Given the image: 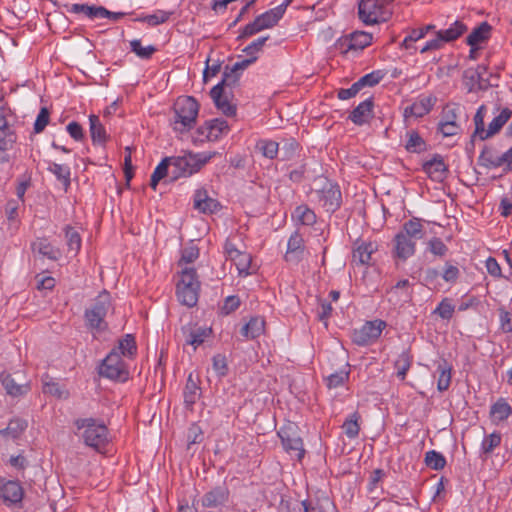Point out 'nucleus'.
<instances>
[{
  "instance_id": "obj_19",
  "label": "nucleus",
  "mask_w": 512,
  "mask_h": 512,
  "mask_svg": "<svg viewBox=\"0 0 512 512\" xmlns=\"http://www.w3.org/2000/svg\"><path fill=\"white\" fill-rule=\"evenodd\" d=\"M199 382L200 381L198 377H194L192 373L189 374L183 392L184 404L185 407L189 410L193 409V405L201 396V388L199 386Z\"/></svg>"
},
{
  "instance_id": "obj_46",
  "label": "nucleus",
  "mask_w": 512,
  "mask_h": 512,
  "mask_svg": "<svg viewBox=\"0 0 512 512\" xmlns=\"http://www.w3.org/2000/svg\"><path fill=\"white\" fill-rule=\"evenodd\" d=\"M34 249L37 250L41 255L51 259L56 260L60 255L59 250L55 249L47 239H39L33 245Z\"/></svg>"
},
{
  "instance_id": "obj_2",
  "label": "nucleus",
  "mask_w": 512,
  "mask_h": 512,
  "mask_svg": "<svg viewBox=\"0 0 512 512\" xmlns=\"http://www.w3.org/2000/svg\"><path fill=\"white\" fill-rule=\"evenodd\" d=\"M112 308L111 295L103 290L93 300L92 305L84 312L85 325L93 333H101L108 329L105 317Z\"/></svg>"
},
{
  "instance_id": "obj_51",
  "label": "nucleus",
  "mask_w": 512,
  "mask_h": 512,
  "mask_svg": "<svg viewBox=\"0 0 512 512\" xmlns=\"http://www.w3.org/2000/svg\"><path fill=\"white\" fill-rule=\"evenodd\" d=\"M172 15V12H167L164 10H157L154 14L147 15L142 18H138V21L146 22L151 26H157L166 22L169 17Z\"/></svg>"
},
{
  "instance_id": "obj_26",
  "label": "nucleus",
  "mask_w": 512,
  "mask_h": 512,
  "mask_svg": "<svg viewBox=\"0 0 512 512\" xmlns=\"http://www.w3.org/2000/svg\"><path fill=\"white\" fill-rule=\"evenodd\" d=\"M200 286H186L183 284H177L176 293L178 300L188 307H193L198 301V291Z\"/></svg>"
},
{
  "instance_id": "obj_15",
  "label": "nucleus",
  "mask_w": 512,
  "mask_h": 512,
  "mask_svg": "<svg viewBox=\"0 0 512 512\" xmlns=\"http://www.w3.org/2000/svg\"><path fill=\"white\" fill-rule=\"evenodd\" d=\"M210 96L218 110L228 117L236 115V105L231 104L228 100L226 92L222 90L221 85H215L211 91Z\"/></svg>"
},
{
  "instance_id": "obj_43",
  "label": "nucleus",
  "mask_w": 512,
  "mask_h": 512,
  "mask_svg": "<svg viewBox=\"0 0 512 512\" xmlns=\"http://www.w3.org/2000/svg\"><path fill=\"white\" fill-rule=\"evenodd\" d=\"M48 170L52 172L56 178L62 182L65 190L70 186V168L66 165L50 163Z\"/></svg>"
},
{
  "instance_id": "obj_3",
  "label": "nucleus",
  "mask_w": 512,
  "mask_h": 512,
  "mask_svg": "<svg viewBox=\"0 0 512 512\" xmlns=\"http://www.w3.org/2000/svg\"><path fill=\"white\" fill-rule=\"evenodd\" d=\"M215 154V152H189L183 156L170 157L172 159L171 166H173L170 181H175L180 177H188L198 172Z\"/></svg>"
},
{
  "instance_id": "obj_35",
  "label": "nucleus",
  "mask_w": 512,
  "mask_h": 512,
  "mask_svg": "<svg viewBox=\"0 0 512 512\" xmlns=\"http://www.w3.org/2000/svg\"><path fill=\"white\" fill-rule=\"evenodd\" d=\"M350 35V41L348 48H353V50H363L367 46H369L372 42V34L365 31H355Z\"/></svg>"
},
{
  "instance_id": "obj_58",
  "label": "nucleus",
  "mask_w": 512,
  "mask_h": 512,
  "mask_svg": "<svg viewBox=\"0 0 512 512\" xmlns=\"http://www.w3.org/2000/svg\"><path fill=\"white\" fill-rule=\"evenodd\" d=\"M349 378V371L341 370L327 377V386L329 388H337L344 384Z\"/></svg>"
},
{
  "instance_id": "obj_39",
  "label": "nucleus",
  "mask_w": 512,
  "mask_h": 512,
  "mask_svg": "<svg viewBox=\"0 0 512 512\" xmlns=\"http://www.w3.org/2000/svg\"><path fill=\"white\" fill-rule=\"evenodd\" d=\"M103 6H95V5H88V4H73L69 10L71 13L75 14H84L90 19L94 18H101V13H104L102 11Z\"/></svg>"
},
{
  "instance_id": "obj_44",
  "label": "nucleus",
  "mask_w": 512,
  "mask_h": 512,
  "mask_svg": "<svg viewBox=\"0 0 512 512\" xmlns=\"http://www.w3.org/2000/svg\"><path fill=\"white\" fill-rule=\"evenodd\" d=\"M359 419L360 415L357 412H354L343 423L342 428L348 438L353 439L358 436L360 431V426L358 424Z\"/></svg>"
},
{
  "instance_id": "obj_57",
  "label": "nucleus",
  "mask_w": 512,
  "mask_h": 512,
  "mask_svg": "<svg viewBox=\"0 0 512 512\" xmlns=\"http://www.w3.org/2000/svg\"><path fill=\"white\" fill-rule=\"evenodd\" d=\"M49 119L50 111L48 110V108L42 107L34 123V132L37 134L41 133L48 125Z\"/></svg>"
},
{
  "instance_id": "obj_50",
  "label": "nucleus",
  "mask_w": 512,
  "mask_h": 512,
  "mask_svg": "<svg viewBox=\"0 0 512 512\" xmlns=\"http://www.w3.org/2000/svg\"><path fill=\"white\" fill-rule=\"evenodd\" d=\"M501 434L499 432H493L484 437L482 441V452L485 455H489L493 450L501 444Z\"/></svg>"
},
{
  "instance_id": "obj_56",
  "label": "nucleus",
  "mask_w": 512,
  "mask_h": 512,
  "mask_svg": "<svg viewBox=\"0 0 512 512\" xmlns=\"http://www.w3.org/2000/svg\"><path fill=\"white\" fill-rule=\"evenodd\" d=\"M333 308L331 303L327 300L319 299V308L317 310L318 320L325 324V327L328 326V319L331 317Z\"/></svg>"
},
{
  "instance_id": "obj_29",
  "label": "nucleus",
  "mask_w": 512,
  "mask_h": 512,
  "mask_svg": "<svg viewBox=\"0 0 512 512\" xmlns=\"http://www.w3.org/2000/svg\"><path fill=\"white\" fill-rule=\"evenodd\" d=\"M467 29V26L463 22L457 20L449 28L442 29L437 32L445 44L457 40L467 31Z\"/></svg>"
},
{
  "instance_id": "obj_14",
  "label": "nucleus",
  "mask_w": 512,
  "mask_h": 512,
  "mask_svg": "<svg viewBox=\"0 0 512 512\" xmlns=\"http://www.w3.org/2000/svg\"><path fill=\"white\" fill-rule=\"evenodd\" d=\"M229 489L227 486H217L208 491L202 497V505L206 508H216L225 505L229 499Z\"/></svg>"
},
{
  "instance_id": "obj_24",
  "label": "nucleus",
  "mask_w": 512,
  "mask_h": 512,
  "mask_svg": "<svg viewBox=\"0 0 512 512\" xmlns=\"http://www.w3.org/2000/svg\"><path fill=\"white\" fill-rule=\"evenodd\" d=\"M0 381L7 394L13 397L25 395L29 391L27 384H19L11 374L1 373Z\"/></svg>"
},
{
  "instance_id": "obj_48",
  "label": "nucleus",
  "mask_w": 512,
  "mask_h": 512,
  "mask_svg": "<svg viewBox=\"0 0 512 512\" xmlns=\"http://www.w3.org/2000/svg\"><path fill=\"white\" fill-rule=\"evenodd\" d=\"M294 215L303 225H313L316 222V214L306 205L296 207Z\"/></svg>"
},
{
  "instance_id": "obj_41",
  "label": "nucleus",
  "mask_w": 512,
  "mask_h": 512,
  "mask_svg": "<svg viewBox=\"0 0 512 512\" xmlns=\"http://www.w3.org/2000/svg\"><path fill=\"white\" fill-rule=\"evenodd\" d=\"M424 462L427 467L436 471L442 470L446 466V459L443 454L435 450L426 452Z\"/></svg>"
},
{
  "instance_id": "obj_55",
  "label": "nucleus",
  "mask_w": 512,
  "mask_h": 512,
  "mask_svg": "<svg viewBox=\"0 0 512 512\" xmlns=\"http://www.w3.org/2000/svg\"><path fill=\"white\" fill-rule=\"evenodd\" d=\"M383 78V74L380 70L372 71L364 76H362L357 82L359 83L361 88L366 86L373 87L377 85Z\"/></svg>"
},
{
  "instance_id": "obj_13",
  "label": "nucleus",
  "mask_w": 512,
  "mask_h": 512,
  "mask_svg": "<svg viewBox=\"0 0 512 512\" xmlns=\"http://www.w3.org/2000/svg\"><path fill=\"white\" fill-rule=\"evenodd\" d=\"M373 98L370 97L359 103L350 113L348 119L355 125L361 126L366 124L373 118Z\"/></svg>"
},
{
  "instance_id": "obj_20",
  "label": "nucleus",
  "mask_w": 512,
  "mask_h": 512,
  "mask_svg": "<svg viewBox=\"0 0 512 512\" xmlns=\"http://www.w3.org/2000/svg\"><path fill=\"white\" fill-rule=\"evenodd\" d=\"M193 202L194 208L202 213H213L220 206L217 200L208 196L205 189H198L195 191Z\"/></svg>"
},
{
  "instance_id": "obj_6",
  "label": "nucleus",
  "mask_w": 512,
  "mask_h": 512,
  "mask_svg": "<svg viewBox=\"0 0 512 512\" xmlns=\"http://www.w3.org/2000/svg\"><path fill=\"white\" fill-rule=\"evenodd\" d=\"M278 436L281 439L285 451L298 461H301L306 451L298 426L295 423L289 422L281 427L278 431Z\"/></svg>"
},
{
  "instance_id": "obj_40",
  "label": "nucleus",
  "mask_w": 512,
  "mask_h": 512,
  "mask_svg": "<svg viewBox=\"0 0 512 512\" xmlns=\"http://www.w3.org/2000/svg\"><path fill=\"white\" fill-rule=\"evenodd\" d=\"M401 232L407 234V237L411 239H421L424 236L423 226L417 218L405 222Z\"/></svg>"
},
{
  "instance_id": "obj_18",
  "label": "nucleus",
  "mask_w": 512,
  "mask_h": 512,
  "mask_svg": "<svg viewBox=\"0 0 512 512\" xmlns=\"http://www.w3.org/2000/svg\"><path fill=\"white\" fill-rule=\"evenodd\" d=\"M304 253V241L302 236L298 232H294L287 243V251L285 254V260L291 263H298Z\"/></svg>"
},
{
  "instance_id": "obj_33",
  "label": "nucleus",
  "mask_w": 512,
  "mask_h": 512,
  "mask_svg": "<svg viewBox=\"0 0 512 512\" xmlns=\"http://www.w3.org/2000/svg\"><path fill=\"white\" fill-rule=\"evenodd\" d=\"M90 135L94 144H104L107 135L104 126L97 115L89 116Z\"/></svg>"
},
{
  "instance_id": "obj_32",
  "label": "nucleus",
  "mask_w": 512,
  "mask_h": 512,
  "mask_svg": "<svg viewBox=\"0 0 512 512\" xmlns=\"http://www.w3.org/2000/svg\"><path fill=\"white\" fill-rule=\"evenodd\" d=\"M511 414L512 407L504 398H499L490 408V416L494 421H504Z\"/></svg>"
},
{
  "instance_id": "obj_25",
  "label": "nucleus",
  "mask_w": 512,
  "mask_h": 512,
  "mask_svg": "<svg viewBox=\"0 0 512 512\" xmlns=\"http://www.w3.org/2000/svg\"><path fill=\"white\" fill-rule=\"evenodd\" d=\"M491 31L492 26L488 22H482L467 36L466 43L469 46H477L484 43L490 38Z\"/></svg>"
},
{
  "instance_id": "obj_42",
  "label": "nucleus",
  "mask_w": 512,
  "mask_h": 512,
  "mask_svg": "<svg viewBox=\"0 0 512 512\" xmlns=\"http://www.w3.org/2000/svg\"><path fill=\"white\" fill-rule=\"evenodd\" d=\"M411 364L412 356L410 353L408 351L402 352L394 364L395 368L397 369V377L400 378V380H405L406 374L410 369Z\"/></svg>"
},
{
  "instance_id": "obj_37",
  "label": "nucleus",
  "mask_w": 512,
  "mask_h": 512,
  "mask_svg": "<svg viewBox=\"0 0 512 512\" xmlns=\"http://www.w3.org/2000/svg\"><path fill=\"white\" fill-rule=\"evenodd\" d=\"M437 371L440 373L437 388L439 391H446L451 383V366L447 363L446 360H442L438 364Z\"/></svg>"
},
{
  "instance_id": "obj_21",
  "label": "nucleus",
  "mask_w": 512,
  "mask_h": 512,
  "mask_svg": "<svg viewBox=\"0 0 512 512\" xmlns=\"http://www.w3.org/2000/svg\"><path fill=\"white\" fill-rule=\"evenodd\" d=\"M211 328H203L198 326H184L182 327V333L185 336L187 344L194 346V348L201 345L205 338L211 334Z\"/></svg>"
},
{
  "instance_id": "obj_52",
  "label": "nucleus",
  "mask_w": 512,
  "mask_h": 512,
  "mask_svg": "<svg viewBox=\"0 0 512 512\" xmlns=\"http://www.w3.org/2000/svg\"><path fill=\"white\" fill-rule=\"evenodd\" d=\"M427 249L435 256L444 257L448 252L446 244L438 237L431 238L428 243Z\"/></svg>"
},
{
  "instance_id": "obj_61",
  "label": "nucleus",
  "mask_w": 512,
  "mask_h": 512,
  "mask_svg": "<svg viewBox=\"0 0 512 512\" xmlns=\"http://www.w3.org/2000/svg\"><path fill=\"white\" fill-rule=\"evenodd\" d=\"M437 132L444 137L454 136L460 132V126L456 122H439Z\"/></svg>"
},
{
  "instance_id": "obj_17",
  "label": "nucleus",
  "mask_w": 512,
  "mask_h": 512,
  "mask_svg": "<svg viewBox=\"0 0 512 512\" xmlns=\"http://www.w3.org/2000/svg\"><path fill=\"white\" fill-rule=\"evenodd\" d=\"M377 251V244L373 242H361L353 250L352 264L353 265H370L372 254Z\"/></svg>"
},
{
  "instance_id": "obj_10",
  "label": "nucleus",
  "mask_w": 512,
  "mask_h": 512,
  "mask_svg": "<svg viewBox=\"0 0 512 512\" xmlns=\"http://www.w3.org/2000/svg\"><path fill=\"white\" fill-rule=\"evenodd\" d=\"M385 327L383 320L368 321L360 329L354 330L352 341L358 346H366L378 339Z\"/></svg>"
},
{
  "instance_id": "obj_5",
  "label": "nucleus",
  "mask_w": 512,
  "mask_h": 512,
  "mask_svg": "<svg viewBox=\"0 0 512 512\" xmlns=\"http://www.w3.org/2000/svg\"><path fill=\"white\" fill-rule=\"evenodd\" d=\"M75 426L78 430L84 429L83 439L87 446L99 450L108 441L107 427L94 418L77 419Z\"/></svg>"
},
{
  "instance_id": "obj_45",
  "label": "nucleus",
  "mask_w": 512,
  "mask_h": 512,
  "mask_svg": "<svg viewBox=\"0 0 512 512\" xmlns=\"http://www.w3.org/2000/svg\"><path fill=\"white\" fill-rule=\"evenodd\" d=\"M115 349L120 350V356L132 357L137 350L134 336L132 334H126L123 339L119 340V346Z\"/></svg>"
},
{
  "instance_id": "obj_11",
  "label": "nucleus",
  "mask_w": 512,
  "mask_h": 512,
  "mask_svg": "<svg viewBox=\"0 0 512 512\" xmlns=\"http://www.w3.org/2000/svg\"><path fill=\"white\" fill-rule=\"evenodd\" d=\"M422 170L431 180L436 182H442L449 172L448 166L440 154H435L430 160L425 161Z\"/></svg>"
},
{
  "instance_id": "obj_8",
  "label": "nucleus",
  "mask_w": 512,
  "mask_h": 512,
  "mask_svg": "<svg viewBox=\"0 0 512 512\" xmlns=\"http://www.w3.org/2000/svg\"><path fill=\"white\" fill-rule=\"evenodd\" d=\"M99 374L112 380L125 381L128 378L125 363L116 349H113L102 361Z\"/></svg>"
},
{
  "instance_id": "obj_49",
  "label": "nucleus",
  "mask_w": 512,
  "mask_h": 512,
  "mask_svg": "<svg viewBox=\"0 0 512 512\" xmlns=\"http://www.w3.org/2000/svg\"><path fill=\"white\" fill-rule=\"evenodd\" d=\"M131 51L134 52L141 59H150L152 55L157 51V48L153 45L143 47L141 41L134 39L130 42Z\"/></svg>"
},
{
  "instance_id": "obj_59",
  "label": "nucleus",
  "mask_w": 512,
  "mask_h": 512,
  "mask_svg": "<svg viewBox=\"0 0 512 512\" xmlns=\"http://www.w3.org/2000/svg\"><path fill=\"white\" fill-rule=\"evenodd\" d=\"M213 369L219 377H224L228 373L227 359L225 355L217 354L212 359Z\"/></svg>"
},
{
  "instance_id": "obj_36",
  "label": "nucleus",
  "mask_w": 512,
  "mask_h": 512,
  "mask_svg": "<svg viewBox=\"0 0 512 512\" xmlns=\"http://www.w3.org/2000/svg\"><path fill=\"white\" fill-rule=\"evenodd\" d=\"M208 127V141H216L223 133L229 130L227 121L221 118L208 120Z\"/></svg>"
},
{
  "instance_id": "obj_54",
  "label": "nucleus",
  "mask_w": 512,
  "mask_h": 512,
  "mask_svg": "<svg viewBox=\"0 0 512 512\" xmlns=\"http://www.w3.org/2000/svg\"><path fill=\"white\" fill-rule=\"evenodd\" d=\"M433 313L439 315L442 319L449 320L453 316L454 305L451 303L450 299L444 298Z\"/></svg>"
},
{
  "instance_id": "obj_30",
  "label": "nucleus",
  "mask_w": 512,
  "mask_h": 512,
  "mask_svg": "<svg viewBox=\"0 0 512 512\" xmlns=\"http://www.w3.org/2000/svg\"><path fill=\"white\" fill-rule=\"evenodd\" d=\"M265 321L260 317H252L248 323L241 328V335L247 339H255L264 332Z\"/></svg>"
},
{
  "instance_id": "obj_63",
  "label": "nucleus",
  "mask_w": 512,
  "mask_h": 512,
  "mask_svg": "<svg viewBox=\"0 0 512 512\" xmlns=\"http://www.w3.org/2000/svg\"><path fill=\"white\" fill-rule=\"evenodd\" d=\"M241 301L237 295H231L226 297L224 300L223 306L221 307V312L224 315H229L230 313L236 311L240 307Z\"/></svg>"
},
{
  "instance_id": "obj_38",
  "label": "nucleus",
  "mask_w": 512,
  "mask_h": 512,
  "mask_svg": "<svg viewBox=\"0 0 512 512\" xmlns=\"http://www.w3.org/2000/svg\"><path fill=\"white\" fill-rule=\"evenodd\" d=\"M171 158L165 157L162 161L157 165L154 172L151 175L150 186L153 190H156L158 183L160 180L164 179L168 174V168L171 165Z\"/></svg>"
},
{
  "instance_id": "obj_22",
  "label": "nucleus",
  "mask_w": 512,
  "mask_h": 512,
  "mask_svg": "<svg viewBox=\"0 0 512 512\" xmlns=\"http://www.w3.org/2000/svg\"><path fill=\"white\" fill-rule=\"evenodd\" d=\"M415 253V242L407 234L399 232L395 236V255L406 260Z\"/></svg>"
},
{
  "instance_id": "obj_60",
  "label": "nucleus",
  "mask_w": 512,
  "mask_h": 512,
  "mask_svg": "<svg viewBox=\"0 0 512 512\" xmlns=\"http://www.w3.org/2000/svg\"><path fill=\"white\" fill-rule=\"evenodd\" d=\"M178 284H183L186 286H200V283L197 280L196 270L194 268L183 269Z\"/></svg>"
},
{
  "instance_id": "obj_23",
  "label": "nucleus",
  "mask_w": 512,
  "mask_h": 512,
  "mask_svg": "<svg viewBox=\"0 0 512 512\" xmlns=\"http://www.w3.org/2000/svg\"><path fill=\"white\" fill-rule=\"evenodd\" d=\"M463 78L465 81V86L468 88V92H473L476 90L484 91L491 86L488 79H485L483 76L479 75V72L474 71L472 68L464 71Z\"/></svg>"
},
{
  "instance_id": "obj_28",
  "label": "nucleus",
  "mask_w": 512,
  "mask_h": 512,
  "mask_svg": "<svg viewBox=\"0 0 512 512\" xmlns=\"http://www.w3.org/2000/svg\"><path fill=\"white\" fill-rule=\"evenodd\" d=\"M512 115V111L509 108H504L498 116H496L489 124L488 129L484 131L481 140H486L495 134L499 133L502 127L507 123Z\"/></svg>"
},
{
  "instance_id": "obj_7",
  "label": "nucleus",
  "mask_w": 512,
  "mask_h": 512,
  "mask_svg": "<svg viewBox=\"0 0 512 512\" xmlns=\"http://www.w3.org/2000/svg\"><path fill=\"white\" fill-rule=\"evenodd\" d=\"M281 8L270 9L260 15H258L254 21L244 26L241 33L237 37V40H243L249 38L265 29H270L276 26L279 20L283 17L281 15Z\"/></svg>"
},
{
  "instance_id": "obj_62",
  "label": "nucleus",
  "mask_w": 512,
  "mask_h": 512,
  "mask_svg": "<svg viewBox=\"0 0 512 512\" xmlns=\"http://www.w3.org/2000/svg\"><path fill=\"white\" fill-rule=\"evenodd\" d=\"M17 136L11 131L0 132V152L7 151L16 143Z\"/></svg>"
},
{
  "instance_id": "obj_47",
  "label": "nucleus",
  "mask_w": 512,
  "mask_h": 512,
  "mask_svg": "<svg viewBox=\"0 0 512 512\" xmlns=\"http://www.w3.org/2000/svg\"><path fill=\"white\" fill-rule=\"evenodd\" d=\"M486 107L484 105H481L475 116H474V124H475V130L474 133L471 135V144L473 145V141L476 137H479L481 140V136H483L485 131V125H484V117H485Z\"/></svg>"
},
{
  "instance_id": "obj_16",
  "label": "nucleus",
  "mask_w": 512,
  "mask_h": 512,
  "mask_svg": "<svg viewBox=\"0 0 512 512\" xmlns=\"http://www.w3.org/2000/svg\"><path fill=\"white\" fill-rule=\"evenodd\" d=\"M437 98L435 96L422 97L404 110V117H423L428 114L435 105Z\"/></svg>"
},
{
  "instance_id": "obj_4",
  "label": "nucleus",
  "mask_w": 512,
  "mask_h": 512,
  "mask_svg": "<svg viewBox=\"0 0 512 512\" xmlns=\"http://www.w3.org/2000/svg\"><path fill=\"white\" fill-rule=\"evenodd\" d=\"M393 0H361L358 4L359 19L366 25L386 22L393 14Z\"/></svg>"
},
{
  "instance_id": "obj_27",
  "label": "nucleus",
  "mask_w": 512,
  "mask_h": 512,
  "mask_svg": "<svg viewBox=\"0 0 512 512\" xmlns=\"http://www.w3.org/2000/svg\"><path fill=\"white\" fill-rule=\"evenodd\" d=\"M28 427V422L22 418H13L9 421L6 428L0 429V435L3 438L18 439Z\"/></svg>"
},
{
  "instance_id": "obj_12",
  "label": "nucleus",
  "mask_w": 512,
  "mask_h": 512,
  "mask_svg": "<svg viewBox=\"0 0 512 512\" xmlns=\"http://www.w3.org/2000/svg\"><path fill=\"white\" fill-rule=\"evenodd\" d=\"M24 496V490L18 481L0 478V497L4 502L17 505L21 504Z\"/></svg>"
},
{
  "instance_id": "obj_34",
  "label": "nucleus",
  "mask_w": 512,
  "mask_h": 512,
  "mask_svg": "<svg viewBox=\"0 0 512 512\" xmlns=\"http://www.w3.org/2000/svg\"><path fill=\"white\" fill-rule=\"evenodd\" d=\"M478 164L485 168H498L502 166V155L495 156L494 150L488 146H484L478 158Z\"/></svg>"
},
{
  "instance_id": "obj_64",
  "label": "nucleus",
  "mask_w": 512,
  "mask_h": 512,
  "mask_svg": "<svg viewBox=\"0 0 512 512\" xmlns=\"http://www.w3.org/2000/svg\"><path fill=\"white\" fill-rule=\"evenodd\" d=\"M460 106L457 104L446 105L441 113L440 122H456Z\"/></svg>"
},
{
  "instance_id": "obj_53",
  "label": "nucleus",
  "mask_w": 512,
  "mask_h": 512,
  "mask_svg": "<svg viewBox=\"0 0 512 512\" xmlns=\"http://www.w3.org/2000/svg\"><path fill=\"white\" fill-rule=\"evenodd\" d=\"M257 147L260 149L262 154L269 159H274L279 151V144L272 140L260 141L257 144Z\"/></svg>"
},
{
  "instance_id": "obj_9",
  "label": "nucleus",
  "mask_w": 512,
  "mask_h": 512,
  "mask_svg": "<svg viewBox=\"0 0 512 512\" xmlns=\"http://www.w3.org/2000/svg\"><path fill=\"white\" fill-rule=\"evenodd\" d=\"M317 199L321 206L327 212H335L341 205L342 194L340 187L336 183H332L324 179L322 187L315 191Z\"/></svg>"
},
{
  "instance_id": "obj_31",
  "label": "nucleus",
  "mask_w": 512,
  "mask_h": 512,
  "mask_svg": "<svg viewBox=\"0 0 512 512\" xmlns=\"http://www.w3.org/2000/svg\"><path fill=\"white\" fill-rule=\"evenodd\" d=\"M407 141L405 149L410 153H422L427 151L428 145L426 141L415 130H410L406 133Z\"/></svg>"
},
{
  "instance_id": "obj_1",
  "label": "nucleus",
  "mask_w": 512,
  "mask_h": 512,
  "mask_svg": "<svg viewBox=\"0 0 512 512\" xmlns=\"http://www.w3.org/2000/svg\"><path fill=\"white\" fill-rule=\"evenodd\" d=\"M199 107L194 97H179L173 105V117L170 118L172 129L179 133L191 130L196 124Z\"/></svg>"
}]
</instances>
